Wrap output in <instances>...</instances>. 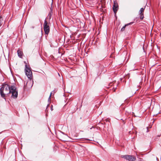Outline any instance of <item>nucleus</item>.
<instances>
[{
    "label": "nucleus",
    "instance_id": "nucleus-10",
    "mask_svg": "<svg viewBox=\"0 0 161 161\" xmlns=\"http://www.w3.org/2000/svg\"><path fill=\"white\" fill-rule=\"evenodd\" d=\"M140 16V19H143L144 18L143 14H139Z\"/></svg>",
    "mask_w": 161,
    "mask_h": 161
},
{
    "label": "nucleus",
    "instance_id": "nucleus-7",
    "mask_svg": "<svg viewBox=\"0 0 161 161\" xmlns=\"http://www.w3.org/2000/svg\"><path fill=\"white\" fill-rule=\"evenodd\" d=\"M17 53L18 56L20 58H22L23 54V52L19 50H18L17 51Z\"/></svg>",
    "mask_w": 161,
    "mask_h": 161
},
{
    "label": "nucleus",
    "instance_id": "nucleus-5",
    "mask_svg": "<svg viewBox=\"0 0 161 161\" xmlns=\"http://www.w3.org/2000/svg\"><path fill=\"white\" fill-rule=\"evenodd\" d=\"M113 10L115 13H116L119 9V6L116 1H114V5L113 6Z\"/></svg>",
    "mask_w": 161,
    "mask_h": 161
},
{
    "label": "nucleus",
    "instance_id": "nucleus-6",
    "mask_svg": "<svg viewBox=\"0 0 161 161\" xmlns=\"http://www.w3.org/2000/svg\"><path fill=\"white\" fill-rule=\"evenodd\" d=\"M132 22H131L130 23H128L126 25H125L124 26H123L122 27V28H121V31H125V27L127 26H128L129 25H130L132 24Z\"/></svg>",
    "mask_w": 161,
    "mask_h": 161
},
{
    "label": "nucleus",
    "instance_id": "nucleus-14",
    "mask_svg": "<svg viewBox=\"0 0 161 161\" xmlns=\"http://www.w3.org/2000/svg\"><path fill=\"white\" fill-rule=\"evenodd\" d=\"M103 66H101V67H100V69H101V68L103 69Z\"/></svg>",
    "mask_w": 161,
    "mask_h": 161
},
{
    "label": "nucleus",
    "instance_id": "nucleus-3",
    "mask_svg": "<svg viewBox=\"0 0 161 161\" xmlns=\"http://www.w3.org/2000/svg\"><path fill=\"white\" fill-rule=\"evenodd\" d=\"M121 157L129 161H135L136 160V157L131 155H121Z\"/></svg>",
    "mask_w": 161,
    "mask_h": 161
},
{
    "label": "nucleus",
    "instance_id": "nucleus-8",
    "mask_svg": "<svg viewBox=\"0 0 161 161\" xmlns=\"http://www.w3.org/2000/svg\"><path fill=\"white\" fill-rule=\"evenodd\" d=\"M3 23V20L2 17L1 16H0V27L2 25Z\"/></svg>",
    "mask_w": 161,
    "mask_h": 161
},
{
    "label": "nucleus",
    "instance_id": "nucleus-13",
    "mask_svg": "<svg viewBox=\"0 0 161 161\" xmlns=\"http://www.w3.org/2000/svg\"><path fill=\"white\" fill-rule=\"evenodd\" d=\"M101 7L102 8H104V5H101Z\"/></svg>",
    "mask_w": 161,
    "mask_h": 161
},
{
    "label": "nucleus",
    "instance_id": "nucleus-11",
    "mask_svg": "<svg viewBox=\"0 0 161 161\" xmlns=\"http://www.w3.org/2000/svg\"><path fill=\"white\" fill-rule=\"evenodd\" d=\"M51 94H52V93H51L50 96H49V97L48 98V101H50V99H51Z\"/></svg>",
    "mask_w": 161,
    "mask_h": 161
},
{
    "label": "nucleus",
    "instance_id": "nucleus-9",
    "mask_svg": "<svg viewBox=\"0 0 161 161\" xmlns=\"http://www.w3.org/2000/svg\"><path fill=\"white\" fill-rule=\"evenodd\" d=\"M144 9H145V8H141L140 9V10L139 11V14H143V12H144Z\"/></svg>",
    "mask_w": 161,
    "mask_h": 161
},
{
    "label": "nucleus",
    "instance_id": "nucleus-2",
    "mask_svg": "<svg viewBox=\"0 0 161 161\" xmlns=\"http://www.w3.org/2000/svg\"><path fill=\"white\" fill-rule=\"evenodd\" d=\"M50 23H48L45 19L44 21V30L45 34L48 35L50 32V27L49 26Z\"/></svg>",
    "mask_w": 161,
    "mask_h": 161
},
{
    "label": "nucleus",
    "instance_id": "nucleus-1",
    "mask_svg": "<svg viewBox=\"0 0 161 161\" xmlns=\"http://www.w3.org/2000/svg\"><path fill=\"white\" fill-rule=\"evenodd\" d=\"M10 93H12V97L14 98H17L18 94L16 87L14 86H9L7 84L3 83L0 89L1 97L5 99V95Z\"/></svg>",
    "mask_w": 161,
    "mask_h": 161
},
{
    "label": "nucleus",
    "instance_id": "nucleus-4",
    "mask_svg": "<svg viewBox=\"0 0 161 161\" xmlns=\"http://www.w3.org/2000/svg\"><path fill=\"white\" fill-rule=\"evenodd\" d=\"M27 65H25V74L29 79H31L32 77V72L30 69L27 67Z\"/></svg>",
    "mask_w": 161,
    "mask_h": 161
},
{
    "label": "nucleus",
    "instance_id": "nucleus-12",
    "mask_svg": "<svg viewBox=\"0 0 161 161\" xmlns=\"http://www.w3.org/2000/svg\"><path fill=\"white\" fill-rule=\"evenodd\" d=\"M51 111H52L53 110V106L52 105L51 107Z\"/></svg>",
    "mask_w": 161,
    "mask_h": 161
}]
</instances>
